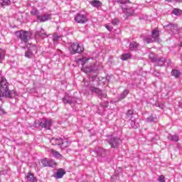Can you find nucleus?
I'll use <instances>...</instances> for the list:
<instances>
[{
  "label": "nucleus",
  "mask_w": 182,
  "mask_h": 182,
  "mask_svg": "<svg viewBox=\"0 0 182 182\" xmlns=\"http://www.w3.org/2000/svg\"><path fill=\"white\" fill-rule=\"evenodd\" d=\"M106 141L111 146L112 149H117L122 143V139L117 136H109Z\"/></svg>",
  "instance_id": "7ed1b4c3"
},
{
  "label": "nucleus",
  "mask_w": 182,
  "mask_h": 182,
  "mask_svg": "<svg viewBox=\"0 0 182 182\" xmlns=\"http://www.w3.org/2000/svg\"><path fill=\"white\" fill-rule=\"evenodd\" d=\"M151 37L155 42H159V39L160 38V31L159 30V28H155L154 30H152Z\"/></svg>",
  "instance_id": "ddd939ff"
},
{
  "label": "nucleus",
  "mask_w": 182,
  "mask_h": 182,
  "mask_svg": "<svg viewBox=\"0 0 182 182\" xmlns=\"http://www.w3.org/2000/svg\"><path fill=\"white\" fill-rule=\"evenodd\" d=\"M91 5H92L94 8H100L102 6V2L98 0H93L91 2Z\"/></svg>",
  "instance_id": "5701e85b"
},
{
  "label": "nucleus",
  "mask_w": 182,
  "mask_h": 182,
  "mask_svg": "<svg viewBox=\"0 0 182 182\" xmlns=\"http://www.w3.org/2000/svg\"><path fill=\"white\" fill-rule=\"evenodd\" d=\"M30 50V52H32L33 53H36V52H38V48L36 47V46L33 45V44H31L30 46L28 47V49Z\"/></svg>",
  "instance_id": "bb28decb"
},
{
  "label": "nucleus",
  "mask_w": 182,
  "mask_h": 182,
  "mask_svg": "<svg viewBox=\"0 0 182 182\" xmlns=\"http://www.w3.org/2000/svg\"><path fill=\"white\" fill-rule=\"evenodd\" d=\"M167 139L170 141H173L174 143H177V141L180 140V137L178 136V134L173 135V134H168L167 136Z\"/></svg>",
  "instance_id": "dca6fc26"
},
{
  "label": "nucleus",
  "mask_w": 182,
  "mask_h": 182,
  "mask_svg": "<svg viewBox=\"0 0 182 182\" xmlns=\"http://www.w3.org/2000/svg\"><path fill=\"white\" fill-rule=\"evenodd\" d=\"M129 90H124L119 96L117 97V102H120V100H123V99H126L127 95H129Z\"/></svg>",
  "instance_id": "f3484780"
},
{
  "label": "nucleus",
  "mask_w": 182,
  "mask_h": 182,
  "mask_svg": "<svg viewBox=\"0 0 182 182\" xmlns=\"http://www.w3.org/2000/svg\"><path fill=\"white\" fill-rule=\"evenodd\" d=\"M16 36L18 39H20L21 42L26 43L29 39H31V36L32 35L31 32L21 30L15 32Z\"/></svg>",
  "instance_id": "f03ea898"
},
{
  "label": "nucleus",
  "mask_w": 182,
  "mask_h": 182,
  "mask_svg": "<svg viewBox=\"0 0 182 182\" xmlns=\"http://www.w3.org/2000/svg\"><path fill=\"white\" fill-rule=\"evenodd\" d=\"M52 124V119H44L41 121V129H46V130H50Z\"/></svg>",
  "instance_id": "9b49d317"
},
{
  "label": "nucleus",
  "mask_w": 182,
  "mask_h": 182,
  "mask_svg": "<svg viewBox=\"0 0 182 182\" xmlns=\"http://www.w3.org/2000/svg\"><path fill=\"white\" fill-rule=\"evenodd\" d=\"M158 181L159 182H166V179L164 178V176H163V175L159 176V178H158Z\"/></svg>",
  "instance_id": "79ce46f5"
},
{
  "label": "nucleus",
  "mask_w": 182,
  "mask_h": 182,
  "mask_svg": "<svg viewBox=\"0 0 182 182\" xmlns=\"http://www.w3.org/2000/svg\"><path fill=\"white\" fill-rule=\"evenodd\" d=\"M139 48H140V45L139 44V43L136 41H132L129 43V50L131 51L139 50Z\"/></svg>",
  "instance_id": "4468645a"
},
{
  "label": "nucleus",
  "mask_w": 182,
  "mask_h": 182,
  "mask_svg": "<svg viewBox=\"0 0 182 182\" xmlns=\"http://www.w3.org/2000/svg\"><path fill=\"white\" fill-rule=\"evenodd\" d=\"M109 154V151L103 148H96L95 150L91 152L93 157H106Z\"/></svg>",
  "instance_id": "0eeeda50"
},
{
  "label": "nucleus",
  "mask_w": 182,
  "mask_h": 182,
  "mask_svg": "<svg viewBox=\"0 0 182 182\" xmlns=\"http://www.w3.org/2000/svg\"><path fill=\"white\" fill-rule=\"evenodd\" d=\"M33 56H35V55L33 54V53H32V51H31L29 50L26 51V53H25L26 58H28V59H32V58H33Z\"/></svg>",
  "instance_id": "cd10ccee"
},
{
  "label": "nucleus",
  "mask_w": 182,
  "mask_h": 182,
  "mask_svg": "<svg viewBox=\"0 0 182 182\" xmlns=\"http://www.w3.org/2000/svg\"><path fill=\"white\" fill-rule=\"evenodd\" d=\"M172 14L176 16H180L182 15V10L180 9H174L172 11Z\"/></svg>",
  "instance_id": "a878e982"
},
{
  "label": "nucleus",
  "mask_w": 182,
  "mask_h": 182,
  "mask_svg": "<svg viewBox=\"0 0 182 182\" xmlns=\"http://www.w3.org/2000/svg\"><path fill=\"white\" fill-rule=\"evenodd\" d=\"M2 75V71H0V76Z\"/></svg>",
  "instance_id": "3c124183"
},
{
  "label": "nucleus",
  "mask_w": 182,
  "mask_h": 182,
  "mask_svg": "<svg viewBox=\"0 0 182 182\" xmlns=\"http://www.w3.org/2000/svg\"><path fill=\"white\" fill-rule=\"evenodd\" d=\"M166 2H182V0H166Z\"/></svg>",
  "instance_id": "a18cd8bd"
},
{
  "label": "nucleus",
  "mask_w": 182,
  "mask_h": 182,
  "mask_svg": "<svg viewBox=\"0 0 182 182\" xmlns=\"http://www.w3.org/2000/svg\"><path fill=\"white\" fill-rule=\"evenodd\" d=\"M48 167H56V162L52 159H49Z\"/></svg>",
  "instance_id": "f704fd0d"
},
{
  "label": "nucleus",
  "mask_w": 182,
  "mask_h": 182,
  "mask_svg": "<svg viewBox=\"0 0 182 182\" xmlns=\"http://www.w3.org/2000/svg\"><path fill=\"white\" fill-rule=\"evenodd\" d=\"M63 141V139L62 138H59V139L53 138L51 139V143H52V144H54L55 146L58 145L60 147Z\"/></svg>",
  "instance_id": "6ab92c4d"
},
{
  "label": "nucleus",
  "mask_w": 182,
  "mask_h": 182,
  "mask_svg": "<svg viewBox=\"0 0 182 182\" xmlns=\"http://www.w3.org/2000/svg\"><path fill=\"white\" fill-rule=\"evenodd\" d=\"M166 62H167V65H168V66H171V60H166Z\"/></svg>",
  "instance_id": "de8ad7c7"
},
{
  "label": "nucleus",
  "mask_w": 182,
  "mask_h": 182,
  "mask_svg": "<svg viewBox=\"0 0 182 182\" xmlns=\"http://www.w3.org/2000/svg\"><path fill=\"white\" fill-rule=\"evenodd\" d=\"M65 174H66L65 170L60 168L57 171L56 173L54 175V177H55V178H62Z\"/></svg>",
  "instance_id": "a211bd4d"
},
{
  "label": "nucleus",
  "mask_w": 182,
  "mask_h": 182,
  "mask_svg": "<svg viewBox=\"0 0 182 182\" xmlns=\"http://www.w3.org/2000/svg\"><path fill=\"white\" fill-rule=\"evenodd\" d=\"M52 18V15L46 13L43 15H37V20L38 22H46V21H49V19Z\"/></svg>",
  "instance_id": "f8f14e48"
},
{
  "label": "nucleus",
  "mask_w": 182,
  "mask_h": 182,
  "mask_svg": "<svg viewBox=\"0 0 182 182\" xmlns=\"http://www.w3.org/2000/svg\"><path fill=\"white\" fill-rule=\"evenodd\" d=\"M69 146V142L67 141L66 139H63L62 142H61V145L60 146V147L61 149H66V147Z\"/></svg>",
  "instance_id": "c756f323"
},
{
  "label": "nucleus",
  "mask_w": 182,
  "mask_h": 182,
  "mask_svg": "<svg viewBox=\"0 0 182 182\" xmlns=\"http://www.w3.org/2000/svg\"><path fill=\"white\" fill-rule=\"evenodd\" d=\"M51 154L53 156V157H56L57 159L62 157V155L58 151L53 149L51 150Z\"/></svg>",
  "instance_id": "7c9ffc66"
},
{
  "label": "nucleus",
  "mask_w": 182,
  "mask_h": 182,
  "mask_svg": "<svg viewBox=\"0 0 182 182\" xmlns=\"http://www.w3.org/2000/svg\"><path fill=\"white\" fill-rule=\"evenodd\" d=\"M130 125L132 129H137L139 127V123H136L134 120L131 121Z\"/></svg>",
  "instance_id": "473e14b6"
},
{
  "label": "nucleus",
  "mask_w": 182,
  "mask_h": 182,
  "mask_svg": "<svg viewBox=\"0 0 182 182\" xmlns=\"http://www.w3.org/2000/svg\"><path fill=\"white\" fill-rule=\"evenodd\" d=\"M129 11H130V10H129V9H127L126 10L127 16H133V14H134V11L130 12Z\"/></svg>",
  "instance_id": "37998d69"
},
{
  "label": "nucleus",
  "mask_w": 182,
  "mask_h": 182,
  "mask_svg": "<svg viewBox=\"0 0 182 182\" xmlns=\"http://www.w3.org/2000/svg\"><path fill=\"white\" fill-rule=\"evenodd\" d=\"M179 107H182V102H179Z\"/></svg>",
  "instance_id": "8fccbe9b"
},
{
  "label": "nucleus",
  "mask_w": 182,
  "mask_h": 182,
  "mask_svg": "<svg viewBox=\"0 0 182 182\" xmlns=\"http://www.w3.org/2000/svg\"><path fill=\"white\" fill-rule=\"evenodd\" d=\"M143 41L144 42H146V43H153L154 42H156L153 38H150L149 36H146V37H143Z\"/></svg>",
  "instance_id": "393cba45"
},
{
  "label": "nucleus",
  "mask_w": 182,
  "mask_h": 182,
  "mask_svg": "<svg viewBox=\"0 0 182 182\" xmlns=\"http://www.w3.org/2000/svg\"><path fill=\"white\" fill-rule=\"evenodd\" d=\"M87 72H89L90 73H96V70H95V68H93V67H89V68H87Z\"/></svg>",
  "instance_id": "a19ab883"
},
{
  "label": "nucleus",
  "mask_w": 182,
  "mask_h": 182,
  "mask_svg": "<svg viewBox=\"0 0 182 182\" xmlns=\"http://www.w3.org/2000/svg\"><path fill=\"white\" fill-rule=\"evenodd\" d=\"M31 15H36L38 16V14H39V11L36 8H33L31 11Z\"/></svg>",
  "instance_id": "4c0bfd02"
},
{
  "label": "nucleus",
  "mask_w": 182,
  "mask_h": 182,
  "mask_svg": "<svg viewBox=\"0 0 182 182\" xmlns=\"http://www.w3.org/2000/svg\"><path fill=\"white\" fill-rule=\"evenodd\" d=\"M76 97L68 95L63 98V102L64 105H73V103H76Z\"/></svg>",
  "instance_id": "9d476101"
},
{
  "label": "nucleus",
  "mask_w": 182,
  "mask_h": 182,
  "mask_svg": "<svg viewBox=\"0 0 182 182\" xmlns=\"http://www.w3.org/2000/svg\"><path fill=\"white\" fill-rule=\"evenodd\" d=\"M164 29L171 35H176L178 33V26L177 24H174L173 23H169L164 26Z\"/></svg>",
  "instance_id": "39448f33"
},
{
  "label": "nucleus",
  "mask_w": 182,
  "mask_h": 182,
  "mask_svg": "<svg viewBox=\"0 0 182 182\" xmlns=\"http://www.w3.org/2000/svg\"><path fill=\"white\" fill-rule=\"evenodd\" d=\"M156 106H159V104H156Z\"/></svg>",
  "instance_id": "603ef678"
},
{
  "label": "nucleus",
  "mask_w": 182,
  "mask_h": 182,
  "mask_svg": "<svg viewBox=\"0 0 182 182\" xmlns=\"http://www.w3.org/2000/svg\"><path fill=\"white\" fill-rule=\"evenodd\" d=\"M105 28L107 29V31H112L113 29V27H111L110 26L107 25Z\"/></svg>",
  "instance_id": "49530a36"
},
{
  "label": "nucleus",
  "mask_w": 182,
  "mask_h": 182,
  "mask_svg": "<svg viewBox=\"0 0 182 182\" xmlns=\"http://www.w3.org/2000/svg\"><path fill=\"white\" fill-rule=\"evenodd\" d=\"M60 39V36H59L58 34H54L53 36V42H58Z\"/></svg>",
  "instance_id": "e433bc0d"
},
{
  "label": "nucleus",
  "mask_w": 182,
  "mask_h": 182,
  "mask_svg": "<svg viewBox=\"0 0 182 182\" xmlns=\"http://www.w3.org/2000/svg\"><path fill=\"white\" fill-rule=\"evenodd\" d=\"M112 25L116 26V25H117V23H119V21L115 18V19L112 20Z\"/></svg>",
  "instance_id": "c03bdc74"
},
{
  "label": "nucleus",
  "mask_w": 182,
  "mask_h": 182,
  "mask_svg": "<svg viewBox=\"0 0 182 182\" xmlns=\"http://www.w3.org/2000/svg\"><path fill=\"white\" fill-rule=\"evenodd\" d=\"M36 36H38V38H41V39H45V38H48V34L43 28H41V31H37L36 33Z\"/></svg>",
  "instance_id": "2eb2a0df"
},
{
  "label": "nucleus",
  "mask_w": 182,
  "mask_h": 182,
  "mask_svg": "<svg viewBox=\"0 0 182 182\" xmlns=\"http://www.w3.org/2000/svg\"><path fill=\"white\" fill-rule=\"evenodd\" d=\"M9 84L6 81V79L1 77L0 81V97H9L12 99V94L14 91L9 90Z\"/></svg>",
  "instance_id": "f257e3e1"
},
{
  "label": "nucleus",
  "mask_w": 182,
  "mask_h": 182,
  "mask_svg": "<svg viewBox=\"0 0 182 182\" xmlns=\"http://www.w3.org/2000/svg\"><path fill=\"white\" fill-rule=\"evenodd\" d=\"M4 59H5V53L0 49V63H2Z\"/></svg>",
  "instance_id": "c9c22d12"
},
{
  "label": "nucleus",
  "mask_w": 182,
  "mask_h": 182,
  "mask_svg": "<svg viewBox=\"0 0 182 182\" xmlns=\"http://www.w3.org/2000/svg\"><path fill=\"white\" fill-rule=\"evenodd\" d=\"M34 127L42 128V121H36L35 123H34Z\"/></svg>",
  "instance_id": "58836bf2"
},
{
  "label": "nucleus",
  "mask_w": 182,
  "mask_h": 182,
  "mask_svg": "<svg viewBox=\"0 0 182 182\" xmlns=\"http://www.w3.org/2000/svg\"><path fill=\"white\" fill-rule=\"evenodd\" d=\"M82 65H84V63H82Z\"/></svg>",
  "instance_id": "864d4df0"
},
{
  "label": "nucleus",
  "mask_w": 182,
  "mask_h": 182,
  "mask_svg": "<svg viewBox=\"0 0 182 182\" xmlns=\"http://www.w3.org/2000/svg\"><path fill=\"white\" fill-rule=\"evenodd\" d=\"M132 58V55L130 53H124L122 55L121 59L122 60H128V59Z\"/></svg>",
  "instance_id": "c85d7f7f"
},
{
  "label": "nucleus",
  "mask_w": 182,
  "mask_h": 182,
  "mask_svg": "<svg viewBox=\"0 0 182 182\" xmlns=\"http://www.w3.org/2000/svg\"><path fill=\"white\" fill-rule=\"evenodd\" d=\"M147 123H153V122H157V117H154L153 114L146 118Z\"/></svg>",
  "instance_id": "b1692460"
},
{
  "label": "nucleus",
  "mask_w": 182,
  "mask_h": 182,
  "mask_svg": "<svg viewBox=\"0 0 182 182\" xmlns=\"http://www.w3.org/2000/svg\"><path fill=\"white\" fill-rule=\"evenodd\" d=\"M74 20L77 23H86L88 19L85 14H77L74 18Z\"/></svg>",
  "instance_id": "1a4fd4ad"
},
{
  "label": "nucleus",
  "mask_w": 182,
  "mask_h": 182,
  "mask_svg": "<svg viewBox=\"0 0 182 182\" xmlns=\"http://www.w3.org/2000/svg\"><path fill=\"white\" fill-rule=\"evenodd\" d=\"M130 0H116L117 4H127V2H129Z\"/></svg>",
  "instance_id": "ea45409f"
},
{
  "label": "nucleus",
  "mask_w": 182,
  "mask_h": 182,
  "mask_svg": "<svg viewBox=\"0 0 182 182\" xmlns=\"http://www.w3.org/2000/svg\"><path fill=\"white\" fill-rule=\"evenodd\" d=\"M152 63H154L155 66H164V63H166V58L161 57V58H157V57H151L149 56Z\"/></svg>",
  "instance_id": "6e6552de"
},
{
  "label": "nucleus",
  "mask_w": 182,
  "mask_h": 182,
  "mask_svg": "<svg viewBox=\"0 0 182 182\" xmlns=\"http://www.w3.org/2000/svg\"><path fill=\"white\" fill-rule=\"evenodd\" d=\"M134 114V112L133 109H129L126 113V119L127 120H132L133 119V115Z\"/></svg>",
  "instance_id": "412c9836"
},
{
  "label": "nucleus",
  "mask_w": 182,
  "mask_h": 182,
  "mask_svg": "<svg viewBox=\"0 0 182 182\" xmlns=\"http://www.w3.org/2000/svg\"><path fill=\"white\" fill-rule=\"evenodd\" d=\"M171 75L176 79H178V77H180V75H181V72H180L178 70L173 69L171 71Z\"/></svg>",
  "instance_id": "4be33fe9"
},
{
  "label": "nucleus",
  "mask_w": 182,
  "mask_h": 182,
  "mask_svg": "<svg viewBox=\"0 0 182 182\" xmlns=\"http://www.w3.org/2000/svg\"><path fill=\"white\" fill-rule=\"evenodd\" d=\"M43 167H49V159H44L41 161Z\"/></svg>",
  "instance_id": "72a5a7b5"
},
{
  "label": "nucleus",
  "mask_w": 182,
  "mask_h": 182,
  "mask_svg": "<svg viewBox=\"0 0 182 182\" xmlns=\"http://www.w3.org/2000/svg\"><path fill=\"white\" fill-rule=\"evenodd\" d=\"M69 50L71 55H75L76 53H83V50H85V48H83V47L82 46H80L77 43H73L69 47Z\"/></svg>",
  "instance_id": "423d86ee"
},
{
  "label": "nucleus",
  "mask_w": 182,
  "mask_h": 182,
  "mask_svg": "<svg viewBox=\"0 0 182 182\" xmlns=\"http://www.w3.org/2000/svg\"><path fill=\"white\" fill-rule=\"evenodd\" d=\"M26 177L28 182H36V178L31 173H28Z\"/></svg>",
  "instance_id": "aec40b11"
},
{
  "label": "nucleus",
  "mask_w": 182,
  "mask_h": 182,
  "mask_svg": "<svg viewBox=\"0 0 182 182\" xmlns=\"http://www.w3.org/2000/svg\"><path fill=\"white\" fill-rule=\"evenodd\" d=\"M88 89L90 92H91L92 93H95L97 96V97H99L100 99L106 98V97L107 96V95L103 92V91L101 89H100L99 87H95L92 85H88Z\"/></svg>",
  "instance_id": "20e7f679"
},
{
  "label": "nucleus",
  "mask_w": 182,
  "mask_h": 182,
  "mask_svg": "<svg viewBox=\"0 0 182 182\" xmlns=\"http://www.w3.org/2000/svg\"><path fill=\"white\" fill-rule=\"evenodd\" d=\"M0 114H4V109L0 107Z\"/></svg>",
  "instance_id": "09e8293b"
},
{
  "label": "nucleus",
  "mask_w": 182,
  "mask_h": 182,
  "mask_svg": "<svg viewBox=\"0 0 182 182\" xmlns=\"http://www.w3.org/2000/svg\"><path fill=\"white\" fill-rule=\"evenodd\" d=\"M1 6H6L11 5V0H0Z\"/></svg>",
  "instance_id": "2f4dec72"
}]
</instances>
